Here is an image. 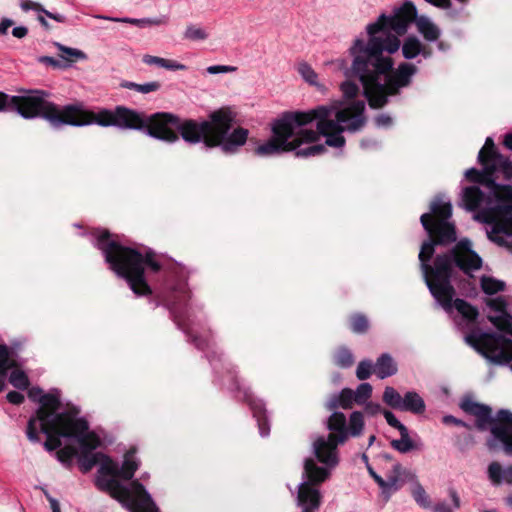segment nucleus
Here are the masks:
<instances>
[{
  "instance_id": "f257e3e1",
  "label": "nucleus",
  "mask_w": 512,
  "mask_h": 512,
  "mask_svg": "<svg viewBox=\"0 0 512 512\" xmlns=\"http://www.w3.org/2000/svg\"><path fill=\"white\" fill-rule=\"evenodd\" d=\"M418 17L416 6L407 0L392 15L381 14L377 21L368 24V40L356 38L348 49L351 66L345 73L361 81L363 95L371 108L385 106L388 97L408 87L417 73V67L408 62L394 68L391 55L399 50L401 43L391 31L405 34Z\"/></svg>"
},
{
  "instance_id": "f03ea898",
  "label": "nucleus",
  "mask_w": 512,
  "mask_h": 512,
  "mask_svg": "<svg viewBox=\"0 0 512 512\" xmlns=\"http://www.w3.org/2000/svg\"><path fill=\"white\" fill-rule=\"evenodd\" d=\"M451 216V203L436 198L430 205V212L420 217L421 225L430 237L423 242L418 255L420 269L431 295L443 309L451 308V299L456 294L452 284L454 268L470 274L482 266V259L475 251H462L457 247L436 255L430 263L437 245L447 246L457 240L455 224L449 221Z\"/></svg>"
},
{
  "instance_id": "7ed1b4c3",
  "label": "nucleus",
  "mask_w": 512,
  "mask_h": 512,
  "mask_svg": "<svg viewBox=\"0 0 512 512\" xmlns=\"http://www.w3.org/2000/svg\"><path fill=\"white\" fill-rule=\"evenodd\" d=\"M74 127L97 124L102 127H116L121 130L143 131L152 138L174 143L179 136V117L172 113L157 112L146 115L143 112L118 105L114 109L101 108L97 112L86 109L83 102H77Z\"/></svg>"
},
{
  "instance_id": "20e7f679",
  "label": "nucleus",
  "mask_w": 512,
  "mask_h": 512,
  "mask_svg": "<svg viewBox=\"0 0 512 512\" xmlns=\"http://www.w3.org/2000/svg\"><path fill=\"white\" fill-rule=\"evenodd\" d=\"M235 118L230 107H221L211 112L208 120L179 119L177 130L189 144L203 142L206 147H220L223 152L233 154L247 142L249 135L248 129L243 127L231 131Z\"/></svg>"
},
{
  "instance_id": "39448f33",
  "label": "nucleus",
  "mask_w": 512,
  "mask_h": 512,
  "mask_svg": "<svg viewBox=\"0 0 512 512\" xmlns=\"http://www.w3.org/2000/svg\"><path fill=\"white\" fill-rule=\"evenodd\" d=\"M94 246L102 252L109 268L118 277L125 279L136 295L146 296L152 293L145 278L144 266H148L153 272L161 269V264L152 251L143 255L134 248L123 246L111 238L108 230L97 233Z\"/></svg>"
},
{
  "instance_id": "423d86ee",
  "label": "nucleus",
  "mask_w": 512,
  "mask_h": 512,
  "mask_svg": "<svg viewBox=\"0 0 512 512\" xmlns=\"http://www.w3.org/2000/svg\"><path fill=\"white\" fill-rule=\"evenodd\" d=\"M365 102L353 100L347 105H320L308 111H299L300 127L317 121V135L326 137V144L341 148L345 145L344 131L357 132L366 124Z\"/></svg>"
},
{
  "instance_id": "0eeeda50",
  "label": "nucleus",
  "mask_w": 512,
  "mask_h": 512,
  "mask_svg": "<svg viewBox=\"0 0 512 512\" xmlns=\"http://www.w3.org/2000/svg\"><path fill=\"white\" fill-rule=\"evenodd\" d=\"M272 137L258 145L254 154L269 157L293 151L296 157L309 158L322 154L326 148L315 144L318 135L315 130L301 129L299 111L284 112L272 123Z\"/></svg>"
},
{
  "instance_id": "6e6552de",
  "label": "nucleus",
  "mask_w": 512,
  "mask_h": 512,
  "mask_svg": "<svg viewBox=\"0 0 512 512\" xmlns=\"http://www.w3.org/2000/svg\"><path fill=\"white\" fill-rule=\"evenodd\" d=\"M49 97V92L40 89L23 90L20 95L0 91V113L16 112L26 120L42 118L53 128L74 126L77 102L60 106Z\"/></svg>"
},
{
  "instance_id": "1a4fd4ad",
  "label": "nucleus",
  "mask_w": 512,
  "mask_h": 512,
  "mask_svg": "<svg viewBox=\"0 0 512 512\" xmlns=\"http://www.w3.org/2000/svg\"><path fill=\"white\" fill-rule=\"evenodd\" d=\"M364 415L360 411H353L350 414L349 422L344 413L334 411L326 421V428L329 430L327 437L319 436L313 442V451L317 460L327 468H334L338 465V445L348 441L350 437H359L364 430Z\"/></svg>"
},
{
  "instance_id": "9d476101",
  "label": "nucleus",
  "mask_w": 512,
  "mask_h": 512,
  "mask_svg": "<svg viewBox=\"0 0 512 512\" xmlns=\"http://www.w3.org/2000/svg\"><path fill=\"white\" fill-rule=\"evenodd\" d=\"M460 408L467 414L476 418V427L480 431H490L494 439L503 444L506 455H512V412L507 409H500L496 419L492 417V409L488 405L465 398L460 403Z\"/></svg>"
},
{
  "instance_id": "9b49d317",
  "label": "nucleus",
  "mask_w": 512,
  "mask_h": 512,
  "mask_svg": "<svg viewBox=\"0 0 512 512\" xmlns=\"http://www.w3.org/2000/svg\"><path fill=\"white\" fill-rule=\"evenodd\" d=\"M107 476L98 474L95 479L96 487L119 501L130 512H159L151 495L138 480H133L127 487L114 477Z\"/></svg>"
},
{
  "instance_id": "f8f14e48",
  "label": "nucleus",
  "mask_w": 512,
  "mask_h": 512,
  "mask_svg": "<svg viewBox=\"0 0 512 512\" xmlns=\"http://www.w3.org/2000/svg\"><path fill=\"white\" fill-rule=\"evenodd\" d=\"M41 398L40 407L36 410L35 415L30 417L27 424L26 435L31 442L38 443L40 441L37 427L39 423L56 422L62 426V434L66 433V430L73 428V423L85 420L84 418L77 417V411L57 412L60 406L58 395L45 393Z\"/></svg>"
},
{
  "instance_id": "ddd939ff",
  "label": "nucleus",
  "mask_w": 512,
  "mask_h": 512,
  "mask_svg": "<svg viewBox=\"0 0 512 512\" xmlns=\"http://www.w3.org/2000/svg\"><path fill=\"white\" fill-rule=\"evenodd\" d=\"M465 342L493 363L503 365L512 361V339L501 334L472 332L465 336Z\"/></svg>"
},
{
  "instance_id": "4468645a",
  "label": "nucleus",
  "mask_w": 512,
  "mask_h": 512,
  "mask_svg": "<svg viewBox=\"0 0 512 512\" xmlns=\"http://www.w3.org/2000/svg\"><path fill=\"white\" fill-rule=\"evenodd\" d=\"M303 477L305 480L299 484L297 504L302 512H318L322 495L314 485L324 482L329 477L327 468L319 467L311 458L305 460Z\"/></svg>"
},
{
  "instance_id": "2eb2a0df",
  "label": "nucleus",
  "mask_w": 512,
  "mask_h": 512,
  "mask_svg": "<svg viewBox=\"0 0 512 512\" xmlns=\"http://www.w3.org/2000/svg\"><path fill=\"white\" fill-rule=\"evenodd\" d=\"M74 427L62 433L66 438L76 439L80 446V454L78 456V465L82 473H88L99 462L98 452L92 453L101 445L98 435L89 431L87 420H79L73 423Z\"/></svg>"
},
{
  "instance_id": "dca6fc26",
  "label": "nucleus",
  "mask_w": 512,
  "mask_h": 512,
  "mask_svg": "<svg viewBox=\"0 0 512 512\" xmlns=\"http://www.w3.org/2000/svg\"><path fill=\"white\" fill-rule=\"evenodd\" d=\"M492 194L497 200V204L493 209L496 221L492 226L489 238L494 242L502 244L504 242L503 238L492 236V234L512 236V186L509 184H500V187Z\"/></svg>"
},
{
  "instance_id": "f3484780",
  "label": "nucleus",
  "mask_w": 512,
  "mask_h": 512,
  "mask_svg": "<svg viewBox=\"0 0 512 512\" xmlns=\"http://www.w3.org/2000/svg\"><path fill=\"white\" fill-rule=\"evenodd\" d=\"M173 290L176 293V299L170 303V312L173 320L186 335L188 342L192 343L197 349L205 351L209 347V341L200 336L193 335L186 323L185 311L187 302L190 299V292L186 283H179Z\"/></svg>"
},
{
  "instance_id": "a211bd4d",
  "label": "nucleus",
  "mask_w": 512,
  "mask_h": 512,
  "mask_svg": "<svg viewBox=\"0 0 512 512\" xmlns=\"http://www.w3.org/2000/svg\"><path fill=\"white\" fill-rule=\"evenodd\" d=\"M228 373L231 376V387L230 389L236 393V397L246 402L253 414V417L257 421L259 433L262 437L269 435L270 426L268 423L265 405L262 400L256 399L249 388L243 387L237 377V371L235 369L229 370Z\"/></svg>"
},
{
  "instance_id": "6ab92c4d",
  "label": "nucleus",
  "mask_w": 512,
  "mask_h": 512,
  "mask_svg": "<svg viewBox=\"0 0 512 512\" xmlns=\"http://www.w3.org/2000/svg\"><path fill=\"white\" fill-rule=\"evenodd\" d=\"M382 399L387 406L399 411L422 414L426 409L423 398L415 391H408L401 396L395 388L387 386Z\"/></svg>"
},
{
  "instance_id": "aec40b11",
  "label": "nucleus",
  "mask_w": 512,
  "mask_h": 512,
  "mask_svg": "<svg viewBox=\"0 0 512 512\" xmlns=\"http://www.w3.org/2000/svg\"><path fill=\"white\" fill-rule=\"evenodd\" d=\"M479 163H497L502 168L504 177L509 180L512 178V161L503 156L495 147L491 137H487L484 146L478 153Z\"/></svg>"
},
{
  "instance_id": "412c9836",
  "label": "nucleus",
  "mask_w": 512,
  "mask_h": 512,
  "mask_svg": "<svg viewBox=\"0 0 512 512\" xmlns=\"http://www.w3.org/2000/svg\"><path fill=\"white\" fill-rule=\"evenodd\" d=\"M368 470L375 482L382 489V493L386 494V501L389 499L391 492L397 491L400 488V475L403 471V467L400 463L393 465L392 474L387 477V480H384L380 475L375 473L371 467H368Z\"/></svg>"
},
{
  "instance_id": "4be33fe9",
  "label": "nucleus",
  "mask_w": 512,
  "mask_h": 512,
  "mask_svg": "<svg viewBox=\"0 0 512 512\" xmlns=\"http://www.w3.org/2000/svg\"><path fill=\"white\" fill-rule=\"evenodd\" d=\"M38 433L42 432L46 435V441L44 442V448L48 452H52L54 450H59L62 446L61 437L66 438L61 434L63 428L60 424L56 422L50 423H39L37 424Z\"/></svg>"
},
{
  "instance_id": "5701e85b",
  "label": "nucleus",
  "mask_w": 512,
  "mask_h": 512,
  "mask_svg": "<svg viewBox=\"0 0 512 512\" xmlns=\"http://www.w3.org/2000/svg\"><path fill=\"white\" fill-rule=\"evenodd\" d=\"M397 372V363L389 353H382L374 363V374L381 380L394 376Z\"/></svg>"
},
{
  "instance_id": "b1692460",
  "label": "nucleus",
  "mask_w": 512,
  "mask_h": 512,
  "mask_svg": "<svg viewBox=\"0 0 512 512\" xmlns=\"http://www.w3.org/2000/svg\"><path fill=\"white\" fill-rule=\"evenodd\" d=\"M353 390L350 388H344L339 393L333 394L326 402L325 407L329 411H336L338 408L344 410L351 409L355 403L353 398Z\"/></svg>"
},
{
  "instance_id": "393cba45",
  "label": "nucleus",
  "mask_w": 512,
  "mask_h": 512,
  "mask_svg": "<svg viewBox=\"0 0 512 512\" xmlns=\"http://www.w3.org/2000/svg\"><path fill=\"white\" fill-rule=\"evenodd\" d=\"M417 31L428 42H436L441 36L440 28L427 16H419L415 23Z\"/></svg>"
},
{
  "instance_id": "a878e982",
  "label": "nucleus",
  "mask_w": 512,
  "mask_h": 512,
  "mask_svg": "<svg viewBox=\"0 0 512 512\" xmlns=\"http://www.w3.org/2000/svg\"><path fill=\"white\" fill-rule=\"evenodd\" d=\"M488 478L493 485H500L503 482L512 485V466L502 468V466L494 461L488 466Z\"/></svg>"
},
{
  "instance_id": "bb28decb",
  "label": "nucleus",
  "mask_w": 512,
  "mask_h": 512,
  "mask_svg": "<svg viewBox=\"0 0 512 512\" xmlns=\"http://www.w3.org/2000/svg\"><path fill=\"white\" fill-rule=\"evenodd\" d=\"M399 433L400 439H394L391 441V446L393 449L403 454L412 450H422L423 443L421 441H413L409 436V431L407 428Z\"/></svg>"
},
{
  "instance_id": "cd10ccee",
  "label": "nucleus",
  "mask_w": 512,
  "mask_h": 512,
  "mask_svg": "<svg viewBox=\"0 0 512 512\" xmlns=\"http://www.w3.org/2000/svg\"><path fill=\"white\" fill-rule=\"evenodd\" d=\"M453 308H455L461 316L469 322H474L479 312L476 307L472 306L469 302L464 299L456 298L454 296L451 299V308L444 309L447 313H451Z\"/></svg>"
},
{
  "instance_id": "c85d7f7f",
  "label": "nucleus",
  "mask_w": 512,
  "mask_h": 512,
  "mask_svg": "<svg viewBox=\"0 0 512 512\" xmlns=\"http://www.w3.org/2000/svg\"><path fill=\"white\" fill-rule=\"evenodd\" d=\"M462 198L465 208L469 211H475L481 206L484 200V193L479 187L470 186L463 190Z\"/></svg>"
},
{
  "instance_id": "c756f323",
  "label": "nucleus",
  "mask_w": 512,
  "mask_h": 512,
  "mask_svg": "<svg viewBox=\"0 0 512 512\" xmlns=\"http://www.w3.org/2000/svg\"><path fill=\"white\" fill-rule=\"evenodd\" d=\"M340 66L343 69V72H345L346 69L351 66V63L348 65L346 60H342ZM344 75L347 77V80L341 83L340 90L346 99H353L358 95L360 89L359 86L351 79L358 80L360 83L361 81L356 77L346 75V73H344Z\"/></svg>"
},
{
  "instance_id": "7c9ffc66",
  "label": "nucleus",
  "mask_w": 512,
  "mask_h": 512,
  "mask_svg": "<svg viewBox=\"0 0 512 512\" xmlns=\"http://www.w3.org/2000/svg\"><path fill=\"white\" fill-rule=\"evenodd\" d=\"M484 167V174L480 180V184L485 185L491 193L500 187L494 178V173L497 171L502 172V168L497 163H480Z\"/></svg>"
},
{
  "instance_id": "2f4dec72",
  "label": "nucleus",
  "mask_w": 512,
  "mask_h": 512,
  "mask_svg": "<svg viewBox=\"0 0 512 512\" xmlns=\"http://www.w3.org/2000/svg\"><path fill=\"white\" fill-rule=\"evenodd\" d=\"M142 61L146 65H149V66L156 65L158 67L165 68V69L171 70V71L186 69L185 65H183L177 61L169 60V59H165V58H161V57L153 56V55H149V54L144 55L142 58Z\"/></svg>"
},
{
  "instance_id": "473e14b6",
  "label": "nucleus",
  "mask_w": 512,
  "mask_h": 512,
  "mask_svg": "<svg viewBox=\"0 0 512 512\" xmlns=\"http://www.w3.org/2000/svg\"><path fill=\"white\" fill-rule=\"evenodd\" d=\"M139 461L133 458L131 452L125 454L122 466L118 467V477L124 480H131L139 468Z\"/></svg>"
},
{
  "instance_id": "72a5a7b5",
  "label": "nucleus",
  "mask_w": 512,
  "mask_h": 512,
  "mask_svg": "<svg viewBox=\"0 0 512 512\" xmlns=\"http://www.w3.org/2000/svg\"><path fill=\"white\" fill-rule=\"evenodd\" d=\"M422 52V42L416 36H408L402 44V55L405 59L416 58Z\"/></svg>"
},
{
  "instance_id": "f704fd0d",
  "label": "nucleus",
  "mask_w": 512,
  "mask_h": 512,
  "mask_svg": "<svg viewBox=\"0 0 512 512\" xmlns=\"http://www.w3.org/2000/svg\"><path fill=\"white\" fill-rule=\"evenodd\" d=\"M99 469L98 474L118 477V464L114 462L108 455L98 452Z\"/></svg>"
},
{
  "instance_id": "c9c22d12",
  "label": "nucleus",
  "mask_w": 512,
  "mask_h": 512,
  "mask_svg": "<svg viewBox=\"0 0 512 512\" xmlns=\"http://www.w3.org/2000/svg\"><path fill=\"white\" fill-rule=\"evenodd\" d=\"M121 87L129 90H134L142 94H148L151 92L158 91L161 88V83L159 81H151L143 84H138L132 81H123L121 83Z\"/></svg>"
},
{
  "instance_id": "e433bc0d",
  "label": "nucleus",
  "mask_w": 512,
  "mask_h": 512,
  "mask_svg": "<svg viewBox=\"0 0 512 512\" xmlns=\"http://www.w3.org/2000/svg\"><path fill=\"white\" fill-rule=\"evenodd\" d=\"M481 289L487 295H494L504 291L505 283L492 277L483 276L481 279Z\"/></svg>"
},
{
  "instance_id": "4c0bfd02",
  "label": "nucleus",
  "mask_w": 512,
  "mask_h": 512,
  "mask_svg": "<svg viewBox=\"0 0 512 512\" xmlns=\"http://www.w3.org/2000/svg\"><path fill=\"white\" fill-rule=\"evenodd\" d=\"M78 455L76 448L72 446H65L56 452L57 460L63 464L67 469L73 466V459Z\"/></svg>"
},
{
  "instance_id": "58836bf2",
  "label": "nucleus",
  "mask_w": 512,
  "mask_h": 512,
  "mask_svg": "<svg viewBox=\"0 0 512 512\" xmlns=\"http://www.w3.org/2000/svg\"><path fill=\"white\" fill-rule=\"evenodd\" d=\"M15 366V362L11 359V350L5 344H0V376H6L8 370Z\"/></svg>"
},
{
  "instance_id": "ea45409f",
  "label": "nucleus",
  "mask_w": 512,
  "mask_h": 512,
  "mask_svg": "<svg viewBox=\"0 0 512 512\" xmlns=\"http://www.w3.org/2000/svg\"><path fill=\"white\" fill-rule=\"evenodd\" d=\"M334 363L340 368H349L354 363V356L349 349L342 347L335 353Z\"/></svg>"
},
{
  "instance_id": "a19ab883",
  "label": "nucleus",
  "mask_w": 512,
  "mask_h": 512,
  "mask_svg": "<svg viewBox=\"0 0 512 512\" xmlns=\"http://www.w3.org/2000/svg\"><path fill=\"white\" fill-rule=\"evenodd\" d=\"M372 386L370 383L364 382L358 385L357 389L353 391V398L356 404L363 405L372 395Z\"/></svg>"
},
{
  "instance_id": "79ce46f5",
  "label": "nucleus",
  "mask_w": 512,
  "mask_h": 512,
  "mask_svg": "<svg viewBox=\"0 0 512 512\" xmlns=\"http://www.w3.org/2000/svg\"><path fill=\"white\" fill-rule=\"evenodd\" d=\"M350 327L354 333L364 334L369 329V321L365 315L357 313L351 316Z\"/></svg>"
},
{
  "instance_id": "37998d69",
  "label": "nucleus",
  "mask_w": 512,
  "mask_h": 512,
  "mask_svg": "<svg viewBox=\"0 0 512 512\" xmlns=\"http://www.w3.org/2000/svg\"><path fill=\"white\" fill-rule=\"evenodd\" d=\"M9 382L13 387L19 390L28 389L30 384L28 376L24 371L21 370L12 371L9 376Z\"/></svg>"
},
{
  "instance_id": "c03bdc74",
  "label": "nucleus",
  "mask_w": 512,
  "mask_h": 512,
  "mask_svg": "<svg viewBox=\"0 0 512 512\" xmlns=\"http://www.w3.org/2000/svg\"><path fill=\"white\" fill-rule=\"evenodd\" d=\"M374 373V363L370 359L361 360L356 369V377L360 381L367 380Z\"/></svg>"
},
{
  "instance_id": "a18cd8bd",
  "label": "nucleus",
  "mask_w": 512,
  "mask_h": 512,
  "mask_svg": "<svg viewBox=\"0 0 512 512\" xmlns=\"http://www.w3.org/2000/svg\"><path fill=\"white\" fill-rule=\"evenodd\" d=\"M412 496L419 506L423 508L430 507L429 497L421 484L418 483L414 486Z\"/></svg>"
},
{
  "instance_id": "49530a36",
  "label": "nucleus",
  "mask_w": 512,
  "mask_h": 512,
  "mask_svg": "<svg viewBox=\"0 0 512 512\" xmlns=\"http://www.w3.org/2000/svg\"><path fill=\"white\" fill-rule=\"evenodd\" d=\"M460 6L459 7H454L451 0H449V5L448 7H442L441 9H444L446 11V16L448 18H450L451 20H459L461 19L464 15H468L466 13V9H465V5L467 3H462L460 2Z\"/></svg>"
},
{
  "instance_id": "de8ad7c7",
  "label": "nucleus",
  "mask_w": 512,
  "mask_h": 512,
  "mask_svg": "<svg viewBox=\"0 0 512 512\" xmlns=\"http://www.w3.org/2000/svg\"><path fill=\"white\" fill-rule=\"evenodd\" d=\"M490 321L501 331L512 336V317L509 315L491 317Z\"/></svg>"
},
{
  "instance_id": "09e8293b",
  "label": "nucleus",
  "mask_w": 512,
  "mask_h": 512,
  "mask_svg": "<svg viewBox=\"0 0 512 512\" xmlns=\"http://www.w3.org/2000/svg\"><path fill=\"white\" fill-rule=\"evenodd\" d=\"M298 72L307 83L311 85H315L317 83L318 76L308 63H300L298 66Z\"/></svg>"
},
{
  "instance_id": "8fccbe9b",
  "label": "nucleus",
  "mask_w": 512,
  "mask_h": 512,
  "mask_svg": "<svg viewBox=\"0 0 512 512\" xmlns=\"http://www.w3.org/2000/svg\"><path fill=\"white\" fill-rule=\"evenodd\" d=\"M168 19L167 17H161V18H142V19H134L131 21L132 25H135L140 28H144L146 26H160L167 24Z\"/></svg>"
},
{
  "instance_id": "3c124183",
  "label": "nucleus",
  "mask_w": 512,
  "mask_h": 512,
  "mask_svg": "<svg viewBox=\"0 0 512 512\" xmlns=\"http://www.w3.org/2000/svg\"><path fill=\"white\" fill-rule=\"evenodd\" d=\"M184 37L186 39L196 41V40H205L208 37V35L204 29H202L200 27H196L195 25L191 24V25L187 26L185 33H184Z\"/></svg>"
},
{
  "instance_id": "603ef678",
  "label": "nucleus",
  "mask_w": 512,
  "mask_h": 512,
  "mask_svg": "<svg viewBox=\"0 0 512 512\" xmlns=\"http://www.w3.org/2000/svg\"><path fill=\"white\" fill-rule=\"evenodd\" d=\"M383 416L385 417L387 423L397 429L399 432H401L402 430L406 429L407 427L401 423L397 417L389 410H383Z\"/></svg>"
},
{
  "instance_id": "864d4df0",
  "label": "nucleus",
  "mask_w": 512,
  "mask_h": 512,
  "mask_svg": "<svg viewBox=\"0 0 512 512\" xmlns=\"http://www.w3.org/2000/svg\"><path fill=\"white\" fill-rule=\"evenodd\" d=\"M19 4H20V8L24 12H28V11L32 10V11H36L38 13H43V11L45 9L40 3L31 1V0H20Z\"/></svg>"
},
{
  "instance_id": "5fc2aeb1",
  "label": "nucleus",
  "mask_w": 512,
  "mask_h": 512,
  "mask_svg": "<svg viewBox=\"0 0 512 512\" xmlns=\"http://www.w3.org/2000/svg\"><path fill=\"white\" fill-rule=\"evenodd\" d=\"M58 49L70 56H73L77 59H84L86 57L85 53L79 49H75V48H70V47H66L62 44H59L57 43L56 44Z\"/></svg>"
},
{
  "instance_id": "6e6d98bb",
  "label": "nucleus",
  "mask_w": 512,
  "mask_h": 512,
  "mask_svg": "<svg viewBox=\"0 0 512 512\" xmlns=\"http://www.w3.org/2000/svg\"><path fill=\"white\" fill-rule=\"evenodd\" d=\"M483 174L484 169L480 171L476 168H470L466 171L465 176L467 177L468 180L480 184V180L483 177Z\"/></svg>"
},
{
  "instance_id": "4d7b16f0",
  "label": "nucleus",
  "mask_w": 512,
  "mask_h": 512,
  "mask_svg": "<svg viewBox=\"0 0 512 512\" xmlns=\"http://www.w3.org/2000/svg\"><path fill=\"white\" fill-rule=\"evenodd\" d=\"M235 70H236V67L226 66V65H213V66H209L207 68V72L209 74H219V73L233 72Z\"/></svg>"
},
{
  "instance_id": "13d9d810",
  "label": "nucleus",
  "mask_w": 512,
  "mask_h": 512,
  "mask_svg": "<svg viewBox=\"0 0 512 512\" xmlns=\"http://www.w3.org/2000/svg\"><path fill=\"white\" fill-rule=\"evenodd\" d=\"M377 127L388 128L392 125V118L387 114H380L374 119Z\"/></svg>"
},
{
  "instance_id": "bf43d9fd",
  "label": "nucleus",
  "mask_w": 512,
  "mask_h": 512,
  "mask_svg": "<svg viewBox=\"0 0 512 512\" xmlns=\"http://www.w3.org/2000/svg\"><path fill=\"white\" fill-rule=\"evenodd\" d=\"M6 399L11 404L20 405L24 402L25 398L24 395L20 392L10 391L6 396Z\"/></svg>"
},
{
  "instance_id": "052dcab7",
  "label": "nucleus",
  "mask_w": 512,
  "mask_h": 512,
  "mask_svg": "<svg viewBox=\"0 0 512 512\" xmlns=\"http://www.w3.org/2000/svg\"><path fill=\"white\" fill-rule=\"evenodd\" d=\"M363 405L364 406V410L365 412L368 414V415H371V416H374V415H377L378 413L382 412V408H381V405L378 404V403H374V402H366L364 403Z\"/></svg>"
},
{
  "instance_id": "680f3d73",
  "label": "nucleus",
  "mask_w": 512,
  "mask_h": 512,
  "mask_svg": "<svg viewBox=\"0 0 512 512\" xmlns=\"http://www.w3.org/2000/svg\"><path fill=\"white\" fill-rule=\"evenodd\" d=\"M44 395L43 390L39 387H32L28 390V397L31 401L40 403L41 397Z\"/></svg>"
},
{
  "instance_id": "e2e57ef3",
  "label": "nucleus",
  "mask_w": 512,
  "mask_h": 512,
  "mask_svg": "<svg viewBox=\"0 0 512 512\" xmlns=\"http://www.w3.org/2000/svg\"><path fill=\"white\" fill-rule=\"evenodd\" d=\"M442 422L446 425L453 424L455 426L467 427V424L463 420L458 419V418L454 417L453 415H445L442 418Z\"/></svg>"
},
{
  "instance_id": "0e129e2a",
  "label": "nucleus",
  "mask_w": 512,
  "mask_h": 512,
  "mask_svg": "<svg viewBox=\"0 0 512 512\" xmlns=\"http://www.w3.org/2000/svg\"><path fill=\"white\" fill-rule=\"evenodd\" d=\"M43 492L46 499L50 503L52 512H61L59 502L54 497H52L47 490L43 489Z\"/></svg>"
},
{
  "instance_id": "69168bd1",
  "label": "nucleus",
  "mask_w": 512,
  "mask_h": 512,
  "mask_svg": "<svg viewBox=\"0 0 512 512\" xmlns=\"http://www.w3.org/2000/svg\"><path fill=\"white\" fill-rule=\"evenodd\" d=\"M42 14H44L46 17L53 19L59 23H65L67 21L66 16L59 14V13L51 12L47 9H44Z\"/></svg>"
},
{
  "instance_id": "338daca9",
  "label": "nucleus",
  "mask_w": 512,
  "mask_h": 512,
  "mask_svg": "<svg viewBox=\"0 0 512 512\" xmlns=\"http://www.w3.org/2000/svg\"><path fill=\"white\" fill-rule=\"evenodd\" d=\"M27 34H28V28L25 26L14 27L12 30V35L19 39L26 37Z\"/></svg>"
},
{
  "instance_id": "774afa93",
  "label": "nucleus",
  "mask_w": 512,
  "mask_h": 512,
  "mask_svg": "<svg viewBox=\"0 0 512 512\" xmlns=\"http://www.w3.org/2000/svg\"><path fill=\"white\" fill-rule=\"evenodd\" d=\"M433 512H453V510L447 503L439 502L433 506Z\"/></svg>"
}]
</instances>
